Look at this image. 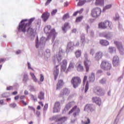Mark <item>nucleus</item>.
I'll use <instances>...</instances> for the list:
<instances>
[{
	"label": "nucleus",
	"mask_w": 124,
	"mask_h": 124,
	"mask_svg": "<svg viewBox=\"0 0 124 124\" xmlns=\"http://www.w3.org/2000/svg\"><path fill=\"white\" fill-rule=\"evenodd\" d=\"M33 21H34V18H31L30 19H23L19 24V31H21L23 32H26L27 29H28V27L31 26V23Z\"/></svg>",
	"instance_id": "f257e3e1"
},
{
	"label": "nucleus",
	"mask_w": 124,
	"mask_h": 124,
	"mask_svg": "<svg viewBox=\"0 0 124 124\" xmlns=\"http://www.w3.org/2000/svg\"><path fill=\"white\" fill-rule=\"evenodd\" d=\"M81 83H82V79L80 77H73L71 80V84L74 89L78 88L79 85H81Z\"/></svg>",
	"instance_id": "f03ea898"
},
{
	"label": "nucleus",
	"mask_w": 124,
	"mask_h": 124,
	"mask_svg": "<svg viewBox=\"0 0 124 124\" xmlns=\"http://www.w3.org/2000/svg\"><path fill=\"white\" fill-rule=\"evenodd\" d=\"M100 67L103 70H110L112 68V64L108 61H103L100 64Z\"/></svg>",
	"instance_id": "7ed1b4c3"
},
{
	"label": "nucleus",
	"mask_w": 124,
	"mask_h": 124,
	"mask_svg": "<svg viewBox=\"0 0 124 124\" xmlns=\"http://www.w3.org/2000/svg\"><path fill=\"white\" fill-rule=\"evenodd\" d=\"M100 14H101V9L100 8L96 7L92 10L91 15L93 18H96L100 16Z\"/></svg>",
	"instance_id": "20e7f679"
},
{
	"label": "nucleus",
	"mask_w": 124,
	"mask_h": 124,
	"mask_svg": "<svg viewBox=\"0 0 124 124\" xmlns=\"http://www.w3.org/2000/svg\"><path fill=\"white\" fill-rule=\"evenodd\" d=\"M108 27L110 28H112V22L108 20H106L104 22H101L98 24V28L99 29H107Z\"/></svg>",
	"instance_id": "39448f33"
},
{
	"label": "nucleus",
	"mask_w": 124,
	"mask_h": 124,
	"mask_svg": "<svg viewBox=\"0 0 124 124\" xmlns=\"http://www.w3.org/2000/svg\"><path fill=\"white\" fill-rule=\"evenodd\" d=\"M73 112H74L73 113ZM80 112H81L80 108H78V107L76 105L69 111L68 114L69 115H70V114H72V113H73V115L75 118L76 116L79 115V113H80Z\"/></svg>",
	"instance_id": "423d86ee"
},
{
	"label": "nucleus",
	"mask_w": 124,
	"mask_h": 124,
	"mask_svg": "<svg viewBox=\"0 0 124 124\" xmlns=\"http://www.w3.org/2000/svg\"><path fill=\"white\" fill-rule=\"evenodd\" d=\"M67 68V60L66 59H64L62 60L61 63V71L62 72H64L66 73V68Z\"/></svg>",
	"instance_id": "0eeeda50"
},
{
	"label": "nucleus",
	"mask_w": 124,
	"mask_h": 124,
	"mask_svg": "<svg viewBox=\"0 0 124 124\" xmlns=\"http://www.w3.org/2000/svg\"><path fill=\"white\" fill-rule=\"evenodd\" d=\"M65 53L64 52V50L61 49L59 50L58 54H56V59L59 62L62 60V56H64Z\"/></svg>",
	"instance_id": "6e6552de"
},
{
	"label": "nucleus",
	"mask_w": 124,
	"mask_h": 124,
	"mask_svg": "<svg viewBox=\"0 0 124 124\" xmlns=\"http://www.w3.org/2000/svg\"><path fill=\"white\" fill-rule=\"evenodd\" d=\"M114 43L116 45L117 49L119 50L121 54H123V53H124V47L121 43L115 41H114Z\"/></svg>",
	"instance_id": "1a4fd4ad"
},
{
	"label": "nucleus",
	"mask_w": 124,
	"mask_h": 124,
	"mask_svg": "<svg viewBox=\"0 0 124 124\" xmlns=\"http://www.w3.org/2000/svg\"><path fill=\"white\" fill-rule=\"evenodd\" d=\"M91 62H92L91 61L89 60L87 57H85L83 63L85 68L86 72L88 73L89 71H90V65H89V63H91Z\"/></svg>",
	"instance_id": "9d476101"
},
{
	"label": "nucleus",
	"mask_w": 124,
	"mask_h": 124,
	"mask_svg": "<svg viewBox=\"0 0 124 124\" xmlns=\"http://www.w3.org/2000/svg\"><path fill=\"white\" fill-rule=\"evenodd\" d=\"M61 110V103L56 102L53 108V113H58Z\"/></svg>",
	"instance_id": "9b49d317"
},
{
	"label": "nucleus",
	"mask_w": 124,
	"mask_h": 124,
	"mask_svg": "<svg viewBox=\"0 0 124 124\" xmlns=\"http://www.w3.org/2000/svg\"><path fill=\"white\" fill-rule=\"evenodd\" d=\"M112 64L113 66H118V65H120V58L119 57L117 56L113 57Z\"/></svg>",
	"instance_id": "f8f14e48"
},
{
	"label": "nucleus",
	"mask_w": 124,
	"mask_h": 124,
	"mask_svg": "<svg viewBox=\"0 0 124 124\" xmlns=\"http://www.w3.org/2000/svg\"><path fill=\"white\" fill-rule=\"evenodd\" d=\"M94 93L98 94V95H104L105 93L104 91L100 87H97L96 89L94 90Z\"/></svg>",
	"instance_id": "ddd939ff"
},
{
	"label": "nucleus",
	"mask_w": 124,
	"mask_h": 124,
	"mask_svg": "<svg viewBox=\"0 0 124 124\" xmlns=\"http://www.w3.org/2000/svg\"><path fill=\"white\" fill-rule=\"evenodd\" d=\"M102 57H103V53L101 51L97 52L94 56V59L96 61H99L101 59H102Z\"/></svg>",
	"instance_id": "4468645a"
},
{
	"label": "nucleus",
	"mask_w": 124,
	"mask_h": 124,
	"mask_svg": "<svg viewBox=\"0 0 124 124\" xmlns=\"http://www.w3.org/2000/svg\"><path fill=\"white\" fill-rule=\"evenodd\" d=\"M93 102L95 103L97 105L100 106L101 105V99L99 97H94L92 98Z\"/></svg>",
	"instance_id": "2eb2a0df"
},
{
	"label": "nucleus",
	"mask_w": 124,
	"mask_h": 124,
	"mask_svg": "<svg viewBox=\"0 0 124 124\" xmlns=\"http://www.w3.org/2000/svg\"><path fill=\"white\" fill-rule=\"evenodd\" d=\"M75 67V63L74 62H70L69 66L66 71V73H68L69 71H71L73 68Z\"/></svg>",
	"instance_id": "dca6fc26"
},
{
	"label": "nucleus",
	"mask_w": 124,
	"mask_h": 124,
	"mask_svg": "<svg viewBox=\"0 0 124 124\" xmlns=\"http://www.w3.org/2000/svg\"><path fill=\"white\" fill-rule=\"evenodd\" d=\"M76 69L78 72H83L85 70L84 66L81 63H78L76 66Z\"/></svg>",
	"instance_id": "f3484780"
},
{
	"label": "nucleus",
	"mask_w": 124,
	"mask_h": 124,
	"mask_svg": "<svg viewBox=\"0 0 124 124\" xmlns=\"http://www.w3.org/2000/svg\"><path fill=\"white\" fill-rule=\"evenodd\" d=\"M49 17H50V13L47 12L44 13L42 15V18L43 19L44 22H46L49 18Z\"/></svg>",
	"instance_id": "a211bd4d"
},
{
	"label": "nucleus",
	"mask_w": 124,
	"mask_h": 124,
	"mask_svg": "<svg viewBox=\"0 0 124 124\" xmlns=\"http://www.w3.org/2000/svg\"><path fill=\"white\" fill-rule=\"evenodd\" d=\"M73 105H75V102H70V103L67 104L65 107V110L68 111L71 107L73 106Z\"/></svg>",
	"instance_id": "6ab92c4d"
},
{
	"label": "nucleus",
	"mask_w": 124,
	"mask_h": 124,
	"mask_svg": "<svg viewBox=\"0 0 124 124\" xmlns=\"http://www.w3.org/2000/svg\"><path fill=\"white\" fill-rule=\"evenodd\" d=\"M59 65H56L55 67V70H54L53 74L54 75V80H57V78H58V76H59Z\"/></svg>",
	"instance_id": "aec40b11"
},
{
	"label": "nucleus",
	"mask_w": 124,
	"mask_h": 124,
	"mask_svg": "<svg viewBox=\"0 0 124 124\" xmlns=\"http://www.w3.org/2000/svg\"><path fill=\"white\" fill-rule=\"evenodd\" d=\"M64 84V83L63 82V81L62 79H60L58 81V83L57 85V88L56 90H60L62 86Z\"/></svg>",
	"instance_id": "412c9836"
},
{
	"label": "nucleus",
	"mask_w": 124,
	"mask_h": 124,
	"mask_svg": "<svg viewBox=\"0 0 124 124\" xmlns=\"http://www.w3.org/2000/svg\"><path fill=\"white\" fill-rule=\"evenodd\" d=\"M100 44L103 46H108L109 45V42L106 40H101L100 41Z\"/></svg>",
	"instance_id": "4be33fe9"
},
{
	"label": "nucleus",
	"mask_w": 124,
	"mask_h": 124,
	"mask_svg": "<svg viewBox=\"0 0 124 124\" xmlns=\"http://www.w3.org/2000/svg\"><path fill=\"white\" fill-rule=\"evenodd\" d=\"M95 4V5H104V0H96Z\"/></svg>",
	"instance_id": "5701e85b"
},
{
	"label": "nucleus",
	"mask_w": 124,
	"mask_h": 124,
	"mask_svg": "<svg viewBox=\"0 0 124 124\" xmlns=\"http://www.w3.org/2000/svg\"><path fill=\"white\" fill-rule=\"evenodd\" d=\"M70 27H69V24L68 23H65L63 26L62 27V30L63 31H65L67 29H69Z\"/></svg>",
	"instance_id": "b1692460"
},
{
	"label": "nucleus",
	"mask_w": 124,
	"mask_h": 124,
	"mask_svg": "<svg viewBox=\"0 0 124 124\" xmlns=\"http://www.w3.org/2000/svg\"><path fill=\"white\" fill-rule=\"evenodd\" d=\"M44 92L40 91L38 95V98H39L40 100L44 99Z\"/></svg>",
	"instance_id": "393cba45"
},
{
	"label": "nucleus",
	"mask_w": 124,
	"mask_h": 124,
	"mask_svg": "<svg viewBox=\"0 0 124 124\" xmlns=\"http://www.w3.org/2000/svg\"><path fill=\"white\" fill-rule=\"evenodd\" d=\"M70 93V91L67 88L64 89L62 91V93L63 95H68L69 94V93Z\"/></svg>",
	"instance_id": "a878e982"
},
{
	"label": "nucleus",
	"mask_w": 124,
	"mask_h": 124,
	"mask_svg": "<svg viewBox=\"0 0 124 124\" xmlns=\"http://www.w3.org/2000/svg\"><path fill=\"white\" fill-rule=\"evenodd\" d=\"M81 53H82V51H81V50L78 49L76 50V52H75L76 58H80L81 57Z\"/></svg>",
	"instance_id": "bb28decb"
},
{
	"label": "nucleus",
	"mask_w": 124,
	"mask_h": 124,
	"mask_svg": "<svg viewBox=\"0 0 124 124\" xmlns=\"http://www.w3.org/2000/svg\"><path fill=\"white\" fill-rule=\"evenodd\" d=\"M58 34V33L56 32V30H55L54 29L51 30L50 32V35L51 36H53V37H56V36Z\"/></svg>",
	"instance_id": "cd10ccee"
},
{
	"label": "nucleus",
	"mask_w": 124,
	"mask_h": 124,
	"mask_svg": "<svg viewBox=\"0 0 124 124\" xmlns=\"http://www.w3.org/2000/svg\"><path fill=\"white\" fill-rule=\"evenodd\" d=\"M50 30H51V26L47 25L44 28V31L45 33H49V31H50Z\"/></svg>",
	"instance_id": "c85d7f7f"
},
{
	"label": "nucleus",
	"mask_w": 124,
	"mask_h": 124,
	"mask_svg": "<svg viewBox=\"0 0 124 124\" xmlns=\"http://www.w3.org/2000/svg\"><path fill=\"white\" fill-rule=\"evenodd\" d=\"M92 105H91L90 104H87L85 106V107L84 108V111H87V110H88V109H90V111H93V110L94 109H92Z\"/></svg>",
	"instance_id": "c756f323"
},
{
	"label": "nucleus",
	"mask_w": 124,
	"mask_h": 124,
	"mask_svg": "<svg viewBox=\"0 0 124 124\" xmlns=\"http://www.w3.org/2000/svg\"><path fill=\"white\" fill-rule=\"evenodd\" d=\"M27 28H28L27 30V32H28L29 33H32V32H33L34 31L33 29L31 27V26L28 27Z\"/></svg>",
	"instance_id": "7c9ffc66"
},
{
	"label": "nucleus",
	"mask_w": 124,
	"mask_h": 124,
	"mask_svg": "<svg viewBox=\"0 0 124 124\" xmlns=\"http://www.w3.org/2000/svg\"><path fill=\"white\" fill-rule=\"evenodd\" d=\"M89 81L90 82H93L94 81V74H92L89 77Z\"/></svg>",
	"instance_id": "2f4dec72"
},
{
	"label": "nucleus",
	"mask_w": 124,
	"mask_h": 124,
	"mask_svg": "<svg viewBox=\"0 0 124 124\" xmlns=\"http://www.w3.org/2000/svg\"><path fill=\"white\" fill-rule=\"evenodd\" d=\"M84 124H91V120L88 117H85V121L83 123Z\"/></svg>",
	"instance_id": "473e14b6"
},
{
	"label": "nucleus",
	"mask_w": 124,
	"mask_h": 124,
	"mask_svg": "<svg viewBox=\"0 0 124 124\" xmlns=\"http://www.w3.org/2000/svg\"><path fill=\"white\" fill-rule=\"evenodd\" d=\"M89 81H86V83L85 85V93H87V92H88V90H89Z\"/></svg>",
	"instance_id": "72a5a7b5"
},
{
	"label": "nucleus",
	"mask_w": 124,
	"mask_h": 124,
	"mask_svg": "<svg viewBox=\"0 0 124 124\" xmlns=\"http://www.w3.org/2000/svg\"><path fill=\"white\" fill-rule=\"evenodd\" d=\"M31 76L32 77L34 82H37V78H36V77H35V75H34V74L31 73Z\"/></svg>",
	"instance_id": "f704fd0d"
},
{
	"label": "nucleus",
	"mask_w": 124,
	"mask_h": 124,
	"mask_svg": "<svg viewBox=\"0 0 124 124\" xmlns=\"http://www.w3.org/2000/svg\"><path fill=\"white\" fill-rule=\"evenodd\" d=\"M81 40L82 41V43L83 44H85V43H86V39L85 38V35H82L81 36Z\"/></svg>",
	"instance_id": "c9c22d12"
},
{
	"label": "nucleus",
	"mask_w": 124,
	"mask_h": 124,
	"mask_svg": "<svg viewBox=\"0 0 124 124\" xmlns=\"http://www.w3.org/2000/svg\"><path fill=\"white\" fill-rule=\"evenodd\" d=\"M72 47H73V44H72V43L71 42H69L67 44V49H71Z\"/></svg>",
	"instance_id": "e433bc0d"
},
{
	"label": "nucleus",
	"mask_w": 124,
	"mask_h": 124,
	"mask_svg": "<svg viewBox=\"0 0 124 124\" xmlns=\"http://www.w3.org/2000/svg\"><path fill=\"white\" fill-rule=\"evenodd\" d=\"M66 120H67V118H66V117H63L58 119V121L59 122H62V123L63 122H65Z\"/></svg>",
	"instance_id": "4c0bfd02"
},
{
	"label": "nucleus",
	"mask_w": 124,
	"mask_h": 124,
	"mask_svg": "<svg viewBox=\"0 0 124 124\" xmlns=\"http://www.w3.org/2000/svg\"><path fill=\"white\" fill-rule=\"evenodd\" d=\"M108 49L110 53H113V52L116 51V48L114 47L109 46Z\"/></svg>",
	"instance_id": "58836bf2"
},
{
	"label": "nucleus",
	"mask_w": 124,
	"mask_h": 124,
	"mask_svg": "<svg viewBox=\"0 0 124 124\" xmlns=\"http://www.w3.org/2000/svg\"><path fill=\"white\" fill-rule=\"evenodd\" d=\"M68 18H69V15H68V14H66L63 16L62 19L64 21H65V20H66V19H68Z\"/></svg>",
	"instance_id": "ea45409f"
},
{
	"label": "nucleus",
	"mask_w": 124,
	"mask_h": 124,
	"mask_svg": "<svg viewBox=\"0 0 124 124\" xmlns=\"http://www.w3.org/2000/svg\"><path fill=\"white\" fill-rule=\"evenodd\" d=\"M84 17L83 16H78L76 19V22H80L83 20V18Z\"/></svg>",
	"instance_id": "a19ab883"
},
{
	"label": "nucleus",
	"mask_w": 124,
	"mask_h": 124,
	"mask_svg": "<svg viewBox=\"0 0 124 124\" xmlns=\"http://www.w3.org/2000/svg\"><path fill=\"white\" fill-rule=\"evenodd\" d=\"M87 80H88V77L87 76H85L83 79V85H85L86 84V82H87Z\"/></svg>",
	"instance_id": "79ce46f5"
},
{
	"label": "nucleus",
	"mask_w": 124,
	"mask_h": 124,
	"mask_svg": "<svg viewBox=\"0 0 124 124\" xmlns=\"http://www.w3.org/2000/svg\"><path fill=\"white\" fill-rule=\"evenodd\" d=\"M57 12H58V10H57V9L53 10L51 12V15L52 16H54V15H56V14L57 13Z\"/></svg>",
	"instance_id": "37998d69"
},
{
	"label": "nucleus",
	"mask_w": 124,
	"mask_h": 124,
	"mask_svg": "<svg viewBox=\"0 0 124 124\" xmlns=\"http://www.w3.org/2000/svg\"><path fill=\"white\" fill-rule=\"evenodd\" d=\"M31 99L35 102L37 101V98H36V97L34 96L33 95H31Z\"/></svg>",
	"instance_id": "c03bdc74"
},
{
	"label": "nucleus",
	"mask_w": 124,
	"mask_h": 124,
	"mask_svg": "<svg viewBox=\"0 0 124 124\" xmlns=\"http://www.w3.org/2000/svg\"><path fill=\"white\" fill-rule=\"evenodd\" d=\"M100 83L101 84H105V83H106V79L105 78H102L100 80Z\"/></svg>",
	"instance_id": "a18cd8bd"
},
{
	"label": "nucleus",
	"mask_w": 124,
	"mask_h": 124,
	"mask_svg": "<svg viewBox=\"0 0 124 124\" xmlns=\"http://www.w3.org/2000/svg\"><path fill=\"white\" fill-rule=\"evenodd\" d=\"M86 2V0H83L80 2H79L78 3V5L80 6V5H83V4H84V3H85Z\"/></svg>",
	"instance_id": "49530a36"
},
{
	"label": "nucleus",
	"mask_w": 124,
	"mask_h": 124,
	"mask_svg": "<svg viewBox=\"0 0 124 124\" xmlns=\"http://www.w3.org/2000/svg\"><path fill=\"white\" fill-rule=\"evenodd\" d=\"M111 7H112V5L111 4H108V5H107L104 7V9H109L111 8Z\"/></svg>",
	"instance_id": "de8ad7c7"
},
{
	"label": "nucleus",
	"mask_w": 124,
	"mask_h": 124,
	"mask_svg": "<svg viewBox=\"0 0 124 124\" xmlns=\"http://www.w3.org/2000/svg\"><path fill=\"white\" fill-rule=\"evenodd\" d=\"M28 109L29 110H31V111H33L34 112H35V108L32 107L28 106Z\"/></svg>",
	"instance_id": "09e8293b"
},
{
	"label": "nucleus",
	"mask_w": 124,
	"mask_h": 124,
	"mask_svg": "<svg viewBox=\"0 0 124 124\" xmlns=\"http://www.w3.org/2000/svg\"><path fill=\"white\" fill-rule=\"evenodd\" d=\"M23 81H27L28 79V75L26 74H25L23 76Z\"/></svg>",
	"instance_id": "8fccbe9b"
},
{
	"label": "nucleus",
	"mask_w": 124,
	"mask_h": 124,
	"mask_svg": "<svg viewBox=\"0 0 124 124\" xmlns=\"http://www.w3.org/2000/svg\"><path fill=\"white\" fill-rule=\"evenodd\" d=\"M40 82H43L44 81V76L42 74L40 75Z\"/></svg>",
	"instance_id": "3c124183"
},
{
	"label": "nucleus",
	"mask_w": 124,
	"mask_h": 124,
	"mask_svg": "<svg viewBox=\"0 0 124 124\" xmlns=\"http://www.w3.org/2000/svg\"><path fill=\"white\" fill-rule=\"evenodd\" d=\"M6 61V59L5 58H0V63H1V62H4Z\"/></svg>",
	"instance_id": "603ef678"
},
{
	"label": "nucleus",
	"mask_w": 124,
	"mask_h": 124,
	"mask_svg": "<svg viewBox=\"0 0 124 124\" xmlns=\"http://www.w3.org/2000/svg\"><path fill=\"white\" fill-rule=\"evenodd\" d=\"M104 37H105V38L107 39H110V38H111V36H110L109 34H106L104 36Z\"/></svg>",
	"instance_id": "864d4df0"
},
{
	"label": "nucleus",
	"mask_w": 124,
	"mask_h": 124,
	"mask_svg": "<svg viewBox=\"0 0 124 124\" xmlns=\"http://www.w3.org/2000/svg\"><path fill=\"white\" fill-rule=\"evenodd\" d=\"M29 88H30V91H31V92H35V89H34V87L30 86Z\"/></svg>",
	"instance_id": "5fc2aeb1"
},
{
	"label": "nucleus",
	"mask_w": 124,
	"mask_h": 124,
	"mask_svg": "<svg viewBox=\"0 0 124 124\" xmlns=\"http://www.w3.org/2000/svg\"><path fill=\"white\" fill-rule=\"evenodd\" d=\"M10 106L12 107V108H15L16 107V104L13 103V104H11L10 105Z\"/></svg>",
	"instance_id": "6e6d98bb"
},
{
	"label": "nucleus",
	"mask_w": 124,
	"mask_h": 124,
	"mask_svg": "<svg viewBox=\"0 0 124 124\" xmlns=\"http://www.w3.org/2000/svg\"><path fill=\"white\" fill-rule=\"evenodd\" d=\"M115 19L116 21L117 20H119V19H120V16H119V14H116V16H115Z\"/></svg>",
	"instance_id": "4d7b16f0"
},
{
	"label": "nucleus",
	"mask_w": 124,
	"mask_h": 124,
	"mask_svg": "<svg viewBox=\"0 0 124 124\" xmlns=\"http://www.w3.org/2000/svg\"><path fill=\"white\" fill-rule=\"evenodd\" d=\"M51 1H52V0H47L45 4L46 6H47V5H48V4H49Z\"/></svg>",
	"instance_id": "13d9d810"
},
{
	"label": "nucleus",
	"mask_w": 124,
	"mask_h": 124,
	"mask_svg": "<svg viewBox=\"0 0 124 124\" xmlns=\"http://www.w3.org/2000/svg\"><path fill=\"white\" fill-rule=\"evenodd\" d=\"M94 54V50L93 49H91V50H90V54L92 55V56H93Z\"/></svg>",
	"instance_id": "bf43d9fd"
},
{
	"label": "nucleus",
	"mask_w": 124,
	"mask_h": 124,
	"mask_svg": "<svg viewBox=\"0 0 124 124\" xmlns=\"http://www.w3.org/2000/svg\"><path fill=\"white\" fill-rule=\"evenodd\" d=\"M47 109H48V104H45L44 108V110H47Z\"/></svg>",
	"instance_id": "052dcab7"
},
{
	"label": "nucleus",
	"mask_w": 124,
	"mask_h": 124,
	"mask_svg": "<svg viewBox=\"0 0 124 124\" xmlns=\"http://www.w3.org/2000/svg\"><path fill=\"white\" fill-rule=\"evenodd\" d=\"M69 4V3H68V2H65L64 3V6L65 7H66V6H68Z\"/></svg>",
	"instance_id": "680f3d73"
},
{
	"label": "nucleus",
	"mask_w": 124,
	"mask_h": 124,
	"mask_svg": "<svg viewBox=\"0 0 124 124\" xmlns=\"http://www.w3.org/2000/svg\"><path fill=\"white\" fill-rule=\"evenodd\" d=\"M83 11H84V9L82 8L79 11H78V13H79V14H81L82 13Z\"/></svg>",
	"instance_id": "e2e57ef3"
},
{
	"label": "nucleus",
	"mask_w": 124,
	"mask_h": 124,
	"mask_svg": "<svg viewBox=\"0 0 124 124\" xmlns=\"http://www.w3.org/2000/svg\"><path fill=\"white\" fill-rule=\"evenodd\" d=\"M20 102H21V103H22V104H23V105H24L25 106H27L28 104H27L26 102H25V101L21 100L20 101Z\"/></svg>",
	"instance_id": "0e129e2a"
},
{
	"label": "nucleus",
	"mask_w": 124,
	"mask_h": 124,
	"mask_svg": "<svg viewBox=\"0 0 124 124\" xmlns=\"http://www.w3.org/2000/svg\"><path fill=\"white\" fill-rule=\"evenodd\" d=\"M103 72V71L101 70H99L97 71V73H98V74H100L101 73H102Z\"/></svg>",
	"instance_id": "69168bd1"
},
{
	"label": "nucleus",
	"mask_w": 124,
	"mask_h": 124,
	"mask_svg": "<svg viewBox=\"0 0 124 124\" xmlns=\"http://www.w3.org/2000/svg\"><path fill=\"white\" fill-rule=\"evenodd\" d=\"M11 90H12V86H9V87H7V91H10Z\"/></svg>",
	"instance_id": "338daca9"
},
{
	"label": "nucleus",
	"mask_w": 124,
	"mask_h": 124,
	"mask_svg": "<svg viewBox=\"0 0 124 124\" xmlns=\"http://www.w3.org/2000/svg\"><path fill=\"white\" fill-rule=\"evenodd\" d=\"M2 96L3 97H7V95H6V93H4L2 94Z\"/></svg>",
	"instance_id": "774afa93"
}]
</instances>
